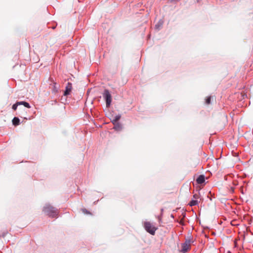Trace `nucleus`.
Returning <instances> with one entry per match:
<instances>
[{
  "mask_svg": "<svg viewBox=\"0 0 253 253\" xmlns=\"http://www.w3.org/2000/svg\"><path fill=\"white\" fill-rule=\"evenodd\" d=\"M42 211L50 217H56L58 215V210L51 206L49 204H46L43 208Z\"/></svg>",
  "mask_w": 253,
  "mask_h": 253,
  "instance_id": "obj_1",
  "label": "nucleus"
},
{
  "mask_svg": "<svg viewBox=\"0 0 253 253\" xmlns=\"http://www.w3.org/2000/svg\"><path fill=\"white\" fill-rule=\"evenodd\" d=\"M194 242L193 238H188L185 240L184 243L181 244V250L180 252L182 253H186L190 249L192 243Z\"/></svg>",
  "mask_w": 253,
  "mask_h": 253,
  "instance_id": "obj_2",
  "label": "nucleus"
},
{
  "mask_svg": "<svg viewBox=\"0 0 253 253\" xmlns=\"http://www.w3.org/2000/svg\"><path fill=\"white\" fill-rule=\"evenodd\" d=\"M144 228L146 231L150 234L154 235L155 234L157 228L155 227L152 223L149 221H145L143 223Z\"/></svg>",
  "mask_w": 253,
  "mask_h": 253,
  "instance_id": "obj_3",
  "label": "nucleus"
},
{
  "mask_svg": "<svg viewBox=\"0 0 253 253\" xmlns=\"http://www.w3.org/2000/svg\"><path fill=\"white\" fill-rule=\"evenodd\" d=\"M102 96L106 102V109H109L111 106V93L108 89H105L102 93Z\"/></svg>",
  "mask_w": 253,
  "mask_h": 253,
  "instance_id": "obj_4",
  "label": "nucleus"
},
{
  "mask_svg": "<svg viewBox=\"0 0 253 253\" xmlns=\"http://www.w3.org/2000/svg\"><path fill=\"white\" fill-rule=\"evenodd\" d=\"M121 117V115H118L112 120V124L114 125L113 128L117 131H121L123 128L122 125L118 123V121L120 119Z\"/></svg>",
  "mask_w": 253,
  "mask_h": 253,
  "instance_id": "obj_5",
  "label": "nucleus"
},
{
  "mask_svg": "<svg viewBox=\"0 0 253 253\" xmlns=\"http://www.w3.org/2000/svg\"><path fill=\"white\" fill-rule=\"evenodd\" d=\"M20 105H23L25 107L27 108H30L31 107L30 104L25 101H16L14 104H13L12 106V109L14 111H16L18 110V106Z\"/></svg>",
  "mask_w": 253,
  "mask_h": 253,
  "instance_id": "obj_6",
  "label": "nucleus"
},
{
  "mask_svg": "<svg viewBox=\"0 0 253 253\" xmlns=\"http://www.w3.org/2000/svg\"><path fill=\"white\" fill-rule=\"evenodd\" d=\"M51 83L50 84V85H52L51 91L52 93L55 95L58 93L59 89L60 88V85L57 84L56 82L53 79H51Z\"/></svg>",
  "mask_w": 253,
  "mask_h": 253,
  "instance_id": "obj_7",
  "label": "nucleus"
},
{
  "mask_svg": "<svg viewBox=\"0 0 253 253\" xmlns=\"http://www.w3.org/2000/svg\"><path fill=\"white\" fill-rule=\"evenodd\" d=\"M72 89V84L70 82H68L65 87V90L64 91V96L69 95Z\"/></svg>",
  "mask_w": 253,
  "mask_h": 253,
  "instance_id": "obj_8",
  "label": "nucleus"
},
{
  "mask_svg": "<svg viewBox=\"0 0 253 253\" xmlns=\"http://www.w3.org/2000/svg\"><path fill=\"white\" fill-rule=\"evenodd\" d=\"M12 124L14 126H17L20 124V120L18 117H14L12 120Z\"/></svg>",
  "mask_w": 253,
  "mask_h": 253,
  "instance_id": "obj_9",
  "label": "nucleus"
},
{
  "mask_svg": "<svg viewBox=\"0 0 253 253\" xmlns=\"http://www.w3.org/2000/svg\"><path fill=\"white\" fill-rule=\"evenodd\" d=\"M196 181L198 184H202L205 182V178L204 175H200L196 179Z\"/></svg>",
  "mask_w": 253,
  "mask_h": 253,
  "instance_id": "obj_10",
  "label": "nucleus"
},
{
  "mask_svg": "<svg viewBox=\"0 0 253 253\" xmlns=\"http://www.w3.org/2000/svg\"><path fill=\"white\" fill-rule=\"evenodd\" d=\"M18 110L19 112L18 115L21 118H22V116H21V115H24V114L27 113V111H26V109L23 107H19L18 108Z\"/></svg>",
  "mask_w": 253,
  "mask_h": 253,
  "instance_id": "obj_11",
  "label": "nucleus"
},
{
  "mask_svg": "<svg viewBox=\"0 0 253 253\" xmlns=\"http://www.w3.org/2000/svg\"><path fill=\"white\" fill-rule=\"evenodd\" d=\"M163 23H164L163 20L162 19L158 21V22L156 24L155 29H156L158 30H160L162 27Z\"/></svg>",
  "mask_w": 253,
  "mask_h": 253,
  "instance_id": "obj_12",
  "label": "nucleus"
},
{
  "mask_svg": "<svg viewBox=\"0 0 253 253\" xmlns=\"http://www.w3.org/2000/svg\"><path fill=\"white\" fill-rule=\"evenodd\" d=\"M198 200H192L191 201V202H190L189 205L190 206H196V205H198Z\"/></svg>",
  "mask_w": 253,
  "mask_h": 253,
  "instance_id": "obj_13",
  "label": "nucleus"
},
{
  "mask_svg": "<svg viewBox=\"0 0 253 253\" xmlns=\"http://www.w3.org/2000/svg\"><path fill=\"white\" fill-rule=\"evenodd\" d=\"M211 96H209L208 97H207V98L206 100V103L207 104H210L211 103Z\"/></svg>",
  "mask_w": 253,
  "mask_h": 253,
  "instance_id": "obj_14",
  "label": "nucleus"
},
{
  "mask_svg": "<svg viewBox=\"0 0 253 253\" xmlns=\"http://www.w3.org/2000/svg\"><path fill=\"white\" fill-rule=\"evenodd\" d=\"M82 211L84 213H86V214H91V213L89 211H88L87 210H86V209H82Z\"/></svg>",
  "mask_w": 253,
  "mask_h": 253,
  "instance_id": "obj_15",
  "label": "nucleus"
},
{
  "mask_svg": "<svg viewBox=\"0 0 253 253\" xmlns=\"http://www.w3.org/2000/svg\"><path fill=\"white\" fill-rule=\"evenodd\" d=\"M8 233L7 231H4L2 233L0 234L1 235V237L4 238L6 235Z\"/></svg>",
  "mask_w": 253,
  "mask_h": 253,
  "instance_id": "obj_16",
  "label": "nucleus"
},
{
  "mask_svg": "<svg viewBox=\"0 0 253 253\" xmlns=\"http://www.w3.org/2000/svg\"><path fill=\"white\" fill-rule=\"evenodd\" d=\"M106 116L110 119L111 120V112H109V111L108 110V111L106 113Z\"/></svg>",
  "mask_w": 253,
  "mask_h": 253,
  "instance_id": "obj_17",
  "label": "nucleus"
},
{
  "mask_svg": "<svg viewBox=\"0 0 253 253\" xmlns=\"http://www.w3.org/2000/svg\"><path fill=\"white\" fill-rule=\"evenodd\" d=\"M57 103V100H51V104L52 105H55V104H56Z\"/></svg>",
  "mask_w": 253,
  "mask_h": 253,
  "instance_id": "obj_18",
  "label": "nucleus"
},
{
  "mask_svg": "<svg viewBox=\"0 0 253 253\" xmlns=\"http://www.w3.org/2000/svg\"><path fill=\"white\" fill-rule=\"evenodd\" d=\"M193 198L195 199H197L199 198V195L198 194H195L193 195Z\"/></svg>",
  "mask_w": 253,
  "mask_h": 253,
  "instance_id": "obj_19",
  "label": "nucleus"
},
{
  "mask_svg": "<svg viewBox=\"0 0 253 253\" xmlns=\"http://www.w3.org/2000/svg\"><path fill=\"white\" fill-rule=\"evenodd\" d=\"M163 211V209H161V214H162Z\"/></svg>",
  "mask_w": 253,
  "mask_h": 253,
  "instance_id": "obj_20",
  "label": "nucleus"
},
{
  "mask_svg": "<svg viewBox=\"0 0 253 253\" xmlns=\"http://www.w3.org/2000/svg\"><path fill=\"white\" fill-rule=\"evenodd\" d=\"M158 218H159V220H160L161 219V217H160V216H159V217H158Z\"/></svg>",
  "mask_w": 253,
  "mask_h": 253,
  "instance_id": "obj_21",
  "label": "nucleus"
},
{
  "mask_svg": "<svg viewBox=\"0 0 253 253\" xmlns=\"http://www.w3.org/2000/svg\"><path fill=\"white\" fill-rule=\"evenodd\" d=\"M97 202H98V201H94V204H96V203H97Z\"/></svg>",
  "mask_w": 253,
  "mask_h": 253,
  "instance_id": "obj_22",
  "label": "nucleus"
},
{
  "mask_svg": "<svg viewBox=\"0 0 253 253\" xmlns=\"http://www.w3.org/2000/svg\"><path fill=\"white\" fill-rule=\"evenodd\" d=\"M24 119L27 120V119L26 117H24Z\"/></svg>",
  "mask_w": 253,
  "mask_h": 253,
  "instance_id": "obj_23",
  "label": "nucleus"
}]
</instances>
